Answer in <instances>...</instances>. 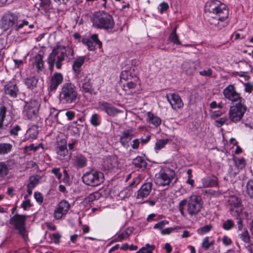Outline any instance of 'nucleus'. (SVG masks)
<instances>
[{
	"mask_svg": "<svg viewBox=\"0 0 253 253\" xmlns=\"http://www.w3.org/2000/svg\"><path fill=\"white\" fill-rule=\"evenodd\" d=\"M205 10L209 13L210 24L219 28L225 26L224 21L229 15L228 9L225 4L217 0L210 1L205 4Z\"/></svg>",
	"mask_w": 253,
	"mask_h": 253,
	"instance_id": "obj_1",
	"label": "nucleus"
},
{
	"mask_svg": "<svg viewBox=\"0 0 253 253\" xmlns=\"http://www.w3.org/2000/svg\"><path fill=\"white\" fill-rule=\"evenodd\" d=\"M91 20L93 26L97 29L109 30L112 29L115 25L112 16L104 11L95 13Z\"/></svg>",
	"mask_w": 253,
	"mask_h": 253,
	"instance_id": "obj_2",
	"label": "nucleus"
},
{
	"mask_svg": "<svg viewBox=\"0 0 253 253\" xmlns=\"http://www.w3.org/2000/svg\"><path fill=\"white\" fill-rule=\"evenodd\" d=\"M78 96L76 86L71 83H65L60 92L59 98L63 104H71L76 101Z\"/></svg>",
	"mask_w": 253,
	"mask_h": 253,
	"instance_id": "obj_3",
	"label": "nucleus"
},
{
	"mask_svg": "<svg viewBox=\"0 0 253 253\" xmlns=\"http://www.w3.org/2000/svg\"><path fill=\"white\" fill-rule=\"evenodd\" d=\"M246 110L247 107L244 103V100H240L230 107L228 113L229 119L234 123L240 121Z\"/></svg>",
	"mask_w": 253,
	"mask_h": 253,
	"instance_id": "obj_4",
	"label": "nucleus"
},
{
	"mask_svg": "<svg viewBox=\"0 0 253 253\" xmlns=\"http://www.w3.org/2000/svg\"><path fill=\"white\" fill-rule=\"evenodd\" d=\"M174 176L175 172L173 170L169 168H165L161 169L156 175L155 182L158 186H167L169 185Z\"/></svg>",
	"mask_w": 253,
	"mask_h": 253,
	"instance_id": "obj_5",
	"label": "nucleus"
},
{
	"mask_svg": "<svg viewBox=\"0 0 253 253\" xmlns=\"http://www.w3.org/2000/svg\"><path fill=\"white\" fill-rule=\"evenodd\" d=\"M19 22L18 16L13 12L7 11L3 14L0 19V28L3 31L11 29Z\"/></svg>",
	"mask_w": 253,
	"mask_h": 253,
	"instance_id": "obj_6",
	"label": "nucleus"
},
{
	"mask_svg": "<svg viewBox=\"0 0 253 253\" xmlns=\"http://www.w3.org/2000/svg\"><path fill=\"white\" fill-rule=\"evenodd\" d=\"M83 181L86 185L97 186L104 181V174L100 171L91 170L85 173L83 177Z\"/></svg>",
	"mask_w": 253,
	"mask_h": 253,
	"instance_id": "obj_7",
	"label": "nucleus"
},
{
	"mask_svg": "<svg viewBox=\"0 0 253 253\" xmlns=\"http://www.w3.org/2000/svg\"><path fill=\"white\" fill-rule=\"evenodd\" d=\"M26 218V215L16 214L10 219V224L18 231L19 234L25 240H26L28 238L25 227Z\"/></svg>",
	"mask_w": 253,
	"mask_h": 253,
	"instance_id": "obj_8",
	"label": "nucleus"
},
{
	"mask_svg": "<svg viewBox=\"0 0 253 253\" xmlns=\"http://www.w3.org/2000/svg\"><path fill=\"white\" fill-rule=\"evenodd\" d=\"M203 208L201 197L198 195H192L188 200L187 211L192 216L197 214Z\"/></svg>",
	"mask_w": 253,
	"mask_h": 253,
	"instance_id": "obj_9",
	"label": "nucleus"
},
{
	"mask_svg": "<svg viewBox=\"0 0 253 253\" xmlns=\"http://www.w3.org/2000/svg\"><path fill=\"white\" fill-rule=\"evenodd\" d=\"M67 57L66 49L64 46L54 48L48 57V63H60Z\"/></svg>",
	"mask_w": 253,
	"mask_h": 253,
	"instance_id": "obj_10",
	"label": "nucleus"
},
{
	"mask_svg": "<svg viewBox=\"0 0 253 253\" xmlns=\"http://www.w3.org/2000/svg\"><path fill=\"white\" fill-rule=\"evenodd\" d=\"M39 107L40 104L37 101L31 100L26 103L24 114L28 119L34 120L37 117Z\"/></svg>",
	"mask_w": 253,
	"mask_h": 253,
	"instance_id": "obj_11",
	"label": "nucleus"
},
{
	"mask_svg": "<svg viewBox=\"0 0 253 253\" xmlns=\"http://www.w3.org/2000/svg\"><path fill=\"white\" fill-rule=\"evenodd\" d=\"M228 202L230 206V213L233 216H238L242 212L241 200L235 196L229 197Z\"/></svg>",
	"mask_w": 253,
	"mask_h": 253,
	"instance_id": "obj_12",
	"label": "nucleus"
},
{
	"mask_svg": "<svg viewBox=\"0 0 253 253\" xmlns=\"http://www.w3.org/2000/svg\"><path fill=\"white\" fill-rule=\"evenodd\" d=\"M70 208V204L67 201H61L54 211V217L57 220L60 219L63 216L66 214Z\"/></svg>",
	"mask_w": 253,
	"mask_h": 253,
	"instance_id": "obj_13",
	"label": "nucleus"
},
{
	"mask_svg": "<svg viewBox=\"0 0 253 253\" xmlns=\"http://www.w3.org/2000/svg\"><path fill=\"white\" fill-rule=\"evenodd\" d=\"M224 97L229 100L233 102L238 101L240 100H243L238 93L233 85H229L223 91Z\"/></svg>",
	"mask_w": 253,
	"mask_h": 253,
	"instance_id": "obj_14",
	"label": "nucleus"
},
{
	"mask_svg": "<svg viewBox=\"0 0 253 253\" xmlns=\"http://www.w3.org/2000/svg\"><path fill=\"white\" fill-rule=\"evenodd\" d=\"M82 42L89 50H93L95 49L94 43L98 45L100 48L102 46V42L98 39L97 34H93L90 38H84Z\"/></svg>",
	"mask_w": 253,
	"mask_h": 253,
	"instance_id": "obj_15",
	"label": "nucleus"
},
{
	"mask_svg": "<svg viewBox=\"0 0 253 253\" xmlns=\"http://www.w3.org/2000/svg\"><path fill=\"white\" fill-rule=\"evenodd\" d=\"M166 97L173 109L177 110L183 107V103L178 94L175 93L169 94L166 95Z\"/></svg>",
	"mask_w": 253,
	"mask_h": 253,
	"instance_id": "obj_16",
	"label": "nucleus"
},
{
	"mask_svg": "<svg viewBox=\"0 0 253 253\" xmlns=\"http://www.w3.org/2000/svg\"><path fill=\"white\" fill-rule=\"evenodd\" d=\"M135 129L133 128L123 131L120 138V142L124 147L128 146L129 142L135 136Z\"/></svg>",
	"mask_w": 253,
	"mask_h": 253,
	"instance_id": "obj_17",
	"label": "nucleus"
},
{
	"mask_svg": "<svg viewBox=\"0 0 253 253\" xmlns=\"http://www.w3.org/2000/svg\"><path fill=\"white\" fill-rule=\"evenodd\" d=\"M152 185V183L150 182L143 184L137 191V199L142 200L147 197L151 191Z\"/></svg>",
	"mask_w": 253,
	"mask_h": 253,
	"instance_id": "obj_18",
	"label": "nucleus"
},
{
	"mask_svg": "<svg viewBox=\"0 0 253 253\" xmlns=\"http://www.w3.org/2000/svg\"><path fill=\"white\" fill-rule=\"evenodd\" d=\"M63 81V77L62 75L59 73H55L51 77L49 89L50 91L56 90L59 84H60Z\"/></svg>",
	"mask_w": 253,
	"mask_h": 253,
	"instance_id": "obj_19",
	"label": "nucleus"
},
{
	"mask_svg": "<svg viewBox=\"0 0 253 253\" xmlns=\"http://www.w3.org/2000/svg\"><path fill=\"white\" fill-rule=\"evenodd\" d=\"M104 169L111 170L118 166L117 158L116 156H112L107 158L103 164Z\"/></svg>",
	"mask_w": 253,
	"mask_h": 253,
	"instance_id": "obj_20",
	"label": "nucleus"
},
{
	"mask_svg": "<svg viewBox=\"0 0 253 253\" xmlns=\"http://www.w3.org/2000/svg\"><path fill=\"white\" fill-rule=\"evenodd\" d=\"M81 82L82 83L83 92L84 93L92 94L93 89L91 83L90 79L85 76L83 79L81 80Z\"/></svg>",
	"mask_w": 253,
	"mask_h": 253,
	"instance_id": "obj_21",
	"label": "nucleus"
},
{
	"mask_svg": "<svg viewBox=\"0 0 253 253\" xmlns=\"http://www.w3.org/2000/svg\"><path fill=\"white\" fill-rule=\"evenodd\" d=\"M5 93L12 97H16L18 92L16 84L14 82L8 83L4 87Z\"/></svg>",
	"mask_w": 253,
	"mask_h": 253,
	"instance_id": "obj_22",
	"label": "nucleus"
},
{
	"mask_svg": "<svg viewBox=\"0 0 253 253\" xmlns=\"http://www.w3.org/2000/svg\"><path fill=\"white\" fill-rule=\"evenodd\" d=\"M139 84V78L135 76L130 81H128L126 84H124V89L126 91L134 89Z\"/></svg>",
	"mask_w": 253,
	"mask_h": 253,
	"instance_id": "obj_23",
	"label": "nucleus"
},
{
	"mask_svg": "<svg viewBox=\"0 0 253 253\" xmlns=\"http://www.w3.org/2000/svg\"><path fill=\"white\" fill-rule=\"evenodd\" d=\"M133 228L132 227H128L126 230L119 234L116 239V241L121 242L124 239L128 238L133 232Z\"/></svg>",
	"mask_w": 253,
	"mask_h": 253,
	"instance_id": "obj_24",
	"label": "nucleus"
},
{
	"mask_svg": "<svg viewBox=\"0 0 253 253\" xmlns=\"http://www.w3.org/2000/svg\"><path fill=\"white\" fill-rule=\"evenodd\" d=\"M133 164L137 168L144 169L147 166V163L141 157H137L133 160Z\"/></svg>",
	"mask_w": 253,
	"mask_h": 253,
	"instance_id": "obj_25",
	"label": "nucleus"
},
{
	"mask_svg": "<svg viewBox=\"0 0 253 253\" xmlns=\"http://www.w3.org/2000/svg\"><path fill=\"white\" fill-rule=\"evenodd\" d=\"M148 122L155 126H159L161 124V120L158 117L155 116L153 113L148 112L147 113Z\"/></svg>",
	"mask_w": 253,
	"mask_h": 253,
	"instance_id": "obj_26",
	"label": "nucleus"
},
{
	"mask_svg": "<svg viewBox=\"0 0 253 253\" xmlns=\"http://www.w3.org/2000/svg\"><path fill=\"white\" fill-rule=\"evenodd\" d=\"M38 82V79L34 77H30L25 80V84L28 88L33 89L37 86Z\"/></svg>",
	"mask_w": 253,
	"mask_h": 253,
	"instance_id": "obj_27",
	"label": "nucleus"
},
{
	"mask_svg": "<svg viewBox=\"0 0 253 253\" xmlns=\"http://www.w3.org/2000/svg\"><path fill=\"white\" fill-rule=\"evenodd\" d=\"M75 162L78 167L83 168L86 165L87 160L82 155H78L75 157Z\"/></svg>",
	"mask_w": 253,
	"mask_h": 253,
	"instance_id": "obj_28",
	"label": "nucleus"
},
{
	"mask_svg": "<svg viewBox=\"0 0 253 253\" xmlns=\"http://www.w3.org/2000/svg\"><path fill=\"white\" fill-rule=\"evenodd\" d=\"M202 182L204 187H211L217 184V180L216 177H213V178H204L202 180Z\"/></svg>",
	"mask_w": 253,
	"mask_h": 253,
	"instance_id": "obj_29",
	"label": "nucleus"
},
{
	"mask_svg": "<svg viewBox=\"0 0 253 253\" xmlns=\"http://www.w3.org/2000/svg\"><path fill=\"white\" fill-rule=\"evenodd\" d=\"M214 243V241L212 240L211 241L210 240V237H206L203 239L202 247L205 250H208L212 246Z\"/></svg>",
	"mask_w": 253,
	"mask_h": 253,
	"instance_id": "obj_30",
	"label": "nucleus"
},
{
	"mask_svg": "<svg viewBox=\"0 0 253 253\" xmlns=\"http://www.w3.org/2000/svg\"><path fill=\"white\" fill-rule=\"evenodd\" d=\"M169 40L172 42L173 44H181V42H180L178 38V36L175 32V30H172L169 36Z\"/></svg>",
	"mask_w": 253,
	"mask_h": 253,
	"instance_id": "obj_31",
	"label": "nucleus"
},
{
	"mask_svg": "<svg viewBox=\"0 0 253 253\" xmlns=\"http://www.w3.org/2000/svg\"><path fill=\"white\" fill-rule=\"evenodd\" d=\"M12 148V145L9 143L0 144V154H5L9 152Z\"/></svg>",
	"mask_w": 253,
	"mask_h": 253,
	"instance_id": "obj_32",
	"label": "nucleus"
},
{
	"mask_svg": "<svg viewBox=\"0 0 253 253\" xmlns=\"http://www.w3.org/2000/svg\"><path fill=\"white\" fill-rule=\"evenodd\" d=\"M233 161L235 164V166L239 169H243L246 165L245 161L244 158H234L233 159Z\"/></svg>",
	"mask_w": 253,
	"mask_h": 253,
	"instance_id": "obj_33",
	"label": "nucleus"
},
{
	"mask_svg": "<svg viewBox=\"0 0 253 253\" xmlns=\"http://www.w3.org/2000/svg\"><path fill=\"white\" fill-rule=\"evenodd\" d=\"M28 132L30 137H31L32 138H36L39 133L38 126L36 125H33L28 129Z\"/></svg>",
	"mask_w": 253,
	"mask_h": 253,
	"instance_id": "obj_34",
	"label": "nucleus"
},
{
	"mask_svg": "<svg viewBox=\"0 0 253 253\" xmlns=\"http://www.w3.org/2000/svg\"><path fill=\"white\" fill-rule=\"evenodd\" d=\"M90 122L91 124L94 126H99L100 125V116L97 114H93L91 116Z\"/></svg>",
	"mask_w": 253,
	"mask_h": 253,
	"instance_id": "obj_35",
	"label": "nucleus"
},
{
	"mask_svg": "<svg viewBox=\"0 0 253 253\" xmlns=\"http://www.w3.org/2000/svg\"><path fill=\"white\" fill-rule=\"evenodd\" d=\"M246 192L250 197L253 199V180H250L246 185Z\"/></svg>",
	"mask_w": 253,
	"mask_h": 253,
	"instance_id": "obj_36",
	"label": "nucleus"
},
{
	"mask_svg": "<svg viewBox=\"0 0 253 253\" xmlns=\"http://www.w3.org/2000/svg\"><path fill=\"white\" fill-rule=\"evenodd\" d=\"M188 200L187 199H183L181 200L178 204V208L182 216L185 215L184 207L187 205H188Z\"/></svg>",
	"mask_w": 253,
	"mask_h": 253,
	"instance_id": "obj_37",
	"label": "nucleus"
},
{
	"mask_svg": "<svg viewBox=\"0 0 253 253\" xmlns=\"http://www.w3.org/2000/svg\"><path fill=\"white\" fill-rule=\"evenodd\" d=\"M240 238L244 242L248 243L250 240V237L247 229H244L241 233L239 235Z\"/></svg>",
	"mask_w": 253,
	"mask_h": 253,
	"instance_id": "obj_38",
	"label": "nucleus"
},
{
	"mask_svg": "<svg viewBox=\"0 0 253 253\" xmlns=\"http://www.w3.org/2000/svg\"><path fill=\"white\" fill-rule=\"evenodd\" d=\"M169 140L166 139H161L158 140L155 144V149L156 150H160L162 148H164L166 144L168 142Z\"/></svg>",
	"mask_w": 253,
	"mask_h": 253,
	"instance_id": "obj_39",
	"label": "nucleus"
},
{
	"mask_svg": "<svg viewBox=\"0 0 253 253\" xmlns=\"http://www.w3.org/2000/svg\"><path fill=\"white\" fill-rule=\"evenodd\" d=\"M121 112L122 111L121 110L110 105L106 112V113L109 116L114 117L117 114L121 113Z\"/></svg>",
	"mask_w": 253,
	"mask_h": 253,
	"instance_id": "obj_40",
	"label": "nucleus"
},
{
	"mask_svg": "<svg viewBox=\"0 0 253 253\" xmlns=\"http://www.w3.org/2000/svg\"><path fill=\"white\" fill-rule=\"evenodd\" d=\"M8 173L7 166L3 163L0 162V177L6 175Z\"/></svg>",
	"mask_w": 253,
	"mask_h": 253,
	"instance_id": "obj_41",
	"label": "nucleus"
},
{
	"mask_svg": "<svg viewBox=\"0 0 253 253\" xmlns=\"http://www.w3.org/2000/svg\"><path fill=\"white\" fill-rule=\"evenodd\" d=\"M120 77L122 80H124L125 81L131 80L132 79V78H133V77L131 76L129 72L126 70L122 71Z\"/></svg>",
	"mask_w": 253,
	"mask_h": 253,
	"instance_id": "obj_42",
	"label": "nucleus"
},
{
	"mask_svg": "<svg viewBox=\"0 0 253 253\" xmlns=\"http://www.w3.org/2000/svg\"><path fill=\"white\" fill-rule=\"evenodd\" d=\"M212 228V226L211 224L206 225L201 227L199 229H198V233L200 234H205L209 232Z\"/></svg>",
	"mask_w": 253,
	"mask_h": 253,
	"instance_id": "obj_43",
	"label": "nucleus"
},
{
	"mask_svg": "<svg viewBox=\"0 0 253 253\" xmlns=\"http://www.w3.org/2000/svg\"><path fill=\"white\" fill-rule=\"evenodd\" d=\"M110 105L111 104L106 102L101 101L99 102L98 108L100 110L105 111L106 113Z\"/></svg>",
	"mask_w": 253,
	"mask_h": 253,
	"instance_id": "obj_44",
	"label": "nucleus"
},
{
	"mask_svg": "<svg viewBox=\"0 0 253 253\" xmlns=\"http://www.w3.org/2000/svg\"><path fill=\"white\" fill-rule=\"evenodd\" d=\"M234 225V222L230 219L227 220L223 224V228L226 230H230Z\"/></svg>",
	"mask_w": 253,
	"mask_h": 253,
	"instance_id": "obj_45",
	"label": "nucleus"
},
{
	"mask_svg": "<svg viewBox=\"0 0 253 253\" xmlns=\"http://www.w3.org/2000/svg\"><path fill=\"white\" fill-rule=\"evenodd\" d=\"M229 120L228 118L224 117L221 118L218 120L216 121V123L217 124V126L218 127H220L223 124L228 125Z\"/></svg>",
	"mask_w": 253,
	"mask_h": 253,
	"instance_id": "obj_46",
	"label": "nucleus"
},
{
	"mask_svg": "<svg viewBox=\"0 0 253 253\" xmlns=\"http://www.w3.org/2000/svg\"><path fill=\"white\" fill-rule=\"evenodd\" d=\"M21 130V127L19 125L14 126L10 130L9 133L10 135L13 136H17L18 132Z\"/></svg>",
	"mask_w": 253,
	"mask_h": 253,
	"instance_id": "obj_47",
	"label": "nucleus"
},
{
	"mask_svg": "<svg viewBox=\"0 0 253 253\" xmlns=\"http://www.w3.org/2000/svg\"><path fill=\"white\" fill-rule=\"evenodd\" d=\"M168 223L169 221L167 220H165L161 221L154 225V228L159 229H163L165 227V226L168 224Z\"/></svg>",
	"mask_w": 253,
	"mask_h": 253,
	"instance_id": "obj_48",
	"label": "nucleus"
},
{
	"mask_svg": "<svg viewBox=\"0 0 253 253\" xmlns=\"http://www.w3.org/2000/svg\"><path fill=\"white\" fill-rule=\"evenodd\" d=\"M29 24V22L26 20H23L19 24L18 23L15 25V27L16 30L18 31L19 30L22 29L25 26H27Z\"/></svg>",
	"mask_w": 253,
	"mask_h": 253,
	"instance_id": "obj_49",
	"label": "nucleus"
},
{
	"mask_svg": "<svg viewBox=\"0 0 253 253\" xmlns=\"http://www.w3.org/2000/svg\"><path fill=\"white\" fill-rule=\"evenodd\" d=\"M142 248L145 249L144 251L145 252H147L146 253H152V251L155 249V246L154 245H150L149 244H147Z\"/></svg>",
	"mask_w": 253,
	"mask_h": 253,
	"instance_id": "obj_50",
	"label": "nucleus"
},
{
	"mask_svg": "<svg viewBox=\"0 0 253 253\" xmlns=\"http://www.w3.org/2000/svg\"><path fill=\"white\" fill-rule=\"evenodd\" d=\"M39 180L40 177L38 175L31 176L29 178V182L34 184L36 186L39 183Z\"/></svg>",
	"mask_w": 253,
	"mask_h": 253,
	"instance_id": "obj_51",
	"label": "nucleus"
},
{
	"mask_svg": "<svg viewBox=\"0 0 253 253\" xmlns=\"http://www.w3.org/2000/svg\"><path fill=\"white\" fill-rule=\"evenodd\" d=\"M199 74L201 76L210 77L212 74V70L211 69L209 68L207 70H204L200 71Z\"/></svg>",
	"mask_w": 253,
	"mask_h": 253,
	"instance_id": "obj_52",
	"label": "nucleus"
},
{
	"mask_svg": "<svg viewBox=\"0 0 253 253\" xmlns=\"http://www.w3.org/2000/svg\"><path fill=\"white\" fill-rule=\"evenodd\" d=\"M51 172L57 176L58 179H60L62 177V173L60 172L59 168H53L51 169Z\"/></svg>",
	"mask_w": 253,
	"mask_h": 253,
	"instance_id": "obj_53",
	"label": "nucleus"
},
{
	"mask_svg": "<svg viewBox=\"0 0 253 253\" xmlns=\"http://www.w3.org/2000/svg\"><path fill=\"white\" fill-rule=\"evenodd\" d=\"M6 112V108L5 106H2L0 110V121H4L5 118Z\"/></svg>",
	"mask_w": 253,
	"mask_h": 253,
	"instance_id": "obj_54",
	"label": "nucleus"
},
{
	"mask_svg": "<svg viewBox=\"0 0 253 253\" xmlns=\"http://www.w3.org/2000/svg\"><path fill=\"white\" fill-rule=\"evenodd\" d=\"M161 7L160 12L162 14L164 11H166L169 8V5L167 2H163L159 5Z\"/></svg>",
	"mask_w": 253,
	"mask_h": 253,
	"instance_id": "obj_55",
	"label": "nucleus"
},
{
	"mask_svg": "<svg viewBox=\"0 0 253 253\" xmlns=\"http://www.w3.org/2000/svg\"><path fill=\"white\" fill-rule=\"evenodd\" d=\"M34 197L36 201L40 203H42L43 202V197L41 193L36 192L34 194Z\"/></svg>",
	"mask_w": 253,
	"mask_h": 253,
	"instance_id": "obj_56",
	"label": "nucleus"
},
{
	"mask_svg": "<svg viewBox=\"0 0 253 253\" xmlns=\"http://www.w3.org/2000/svg\"><path fill=\"white\" fill-rule=\"evenodd\" d=\"M33 59L34 60V63H42V57L41 54H37Z\"/></svg>",
	"mask_w": 253,
	"mask_h": 253,
	"instance_id": "obj_57",
	"label": "nucleus"
},
{
	"mask_svg": "<svg viewBox=\"0 0 253 253\" xmlns=\"http://www.w3.org/2000/svg\"><path fill=\"white\" fill-rule=\"evenodd\" d=\"M59 112L58 111L54 108H51L50 109L49 116L54 118H57Z\"/></svg>",
	"mask_w": 253,
	"mask_h": 253,
	"instance_id": "obj_58",
	"label": "nucleus"
},
{
	"mask_svg": "<svg viewBox=\"0 0 253 253\" xmlns=\"http://www.w3.org/2000/svg\"><path fill=\"white\" fill-rule=\"evenodd\" d=\"M237 220V224L238 225V230H241L243 228L242 220L240 217V215L235 216Z\"/></svg>",
	"mask_w": 253,
	"mask_h": 253,
	"instance_id": "obj_59",
	"label": "nucleus"
},
{
	"mask_svg": "<svg viewBox=\"0 0 253 253\" xmlns=\"http://www.w3.org/2000/svg\"><path fill=\"white\" fill-rule=\"evenodd\" d=\"M53 240L55 244H58L60 242L61 235L59 233H54L52 235Z\"/></svg>",
	"mask_w": 253,
	"mask_h": 253,
	"instance_id": "obj_60",
	"label": "nucleus"
},
{
	"mask_svg": "<svg viewBox=\"0 0 253 253\" xmlns=\"http://www.w3.org/2000/svg\"><path fill=\"white\" fill-rule=\"evenodd\" d=\"M82 64H73V69L76 74H79L81 71Z\"/></svg>",
	"mask_w": 253,
	"mask_h": 253,
	"instance_id": "obj_61",
	"label": "nucleus"
},
{
	"mask_svg": "<svg viewBox=\"0 0 253 253\" xmlns=\"http://www.w3.org/2000/svg\"><path fill=\"white\" fill-rule=\"evenodd\" d=\"M31 207L30 202L29 200H25L22 204V207L24 210H26L28 208Z\"/></svg>",
	"mask_w": 253,
	"mask_h": 253,
	"instance_id": "obj_62",
	"label": "nucleus"
},
{
	"mask_svg": "<svg viewBox=\"0 0 253 253\" xmlns=\"http://www.w3.org/2000/svg\"><path fill=\"white\" fill-rule=\"evenodd\" d=\"M253 89V86L250 83H247L245 84V90L248 92H251Z\"/></svg>",
	"mask_w": 253,
	"mask_h": 253,
	"instance_id": "obj_63",
	"label": "nucleus"
},
{
	"mask_svg": "<svg viewBox=\"0 0 253 253\" xmlns=\"http://www.w3.org/2000/svg\"><path fill=\"white\" fill-rule=\"evenodd\" d=\"M222 241L223 244L226 246H228L232 243L231 239L228 238L227 236H224Z\"/></svg>",
	"mask_w": 253,
	"mask_h": 253,
	"instance_id": "obj_64",
	"label": "nucleus"
}]
</instances>
